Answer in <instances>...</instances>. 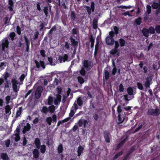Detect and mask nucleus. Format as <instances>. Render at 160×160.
<instances>
[{
	"instance_id": "nucleus-30",
	"label": "nucleus",
	"mask_w": 160,
	"mask_h": 160,
	"mask_svg": "<svg viewBox=\"0 0 160 160\" xmlns=\"http://www.w3.org/2000/svg\"><path fill=\"white\" fill-rule=\"evenodd\" d=\"M22 107H19L16 113V117L18 118L19 117L21 114L22 112Z\"/></svg>"
},
{
	"instance_id": "nucleus-55",
	"label": "nucleus",
	"mask_w": 160,
	"mask_h": 160,
	"mask_svg": "<svg viewBox=\"0 0 160 160\" xmlns=\"http://www.w3.org/2000/svg\"><path fill=\"white\" fill-rule=\"evenodd\" d=\"M147 11L148 14H149L151 12V7L150 5H148L146 6Z\"/></svg>"
},
{
	"instance_id": "nucleus-43",
	"label": "nucleus",
	"mask_w": 160,
	"mask_h": 160,
	"mask_svg": "<svg viewBox=\"0 0 160 160\" xmlns=\"http://www.w3.org/2000/svg\"><path fill=\"white\" fill-rule=\"evenodd\" d=\"M123 152L121 151L118 153L116 154L113 157V159L115 160L117 159L119 156H121L123 154Z\"/></svg>"
},
{
	"instance_id": "nucleus-37",
	"label": "nucleus",
	"mask_w": 160,
	"mask_h": 160,
	"mask_svg": "<svg viewBox=\"0 0 160 160\" xmlns=\"http://www.w3.org/2000/svg\"><path fill=\"white\" fill-rule=\"evenodd\" d=\"M85 68L83 67H82L81 70L80 71V73L81 75L83 76H84L86 73V71L85 70Z\"/></svg>"
},
{
	"instance_id": "nucleus-58",
	"label": "nucleus",
	"mask_w": 160,
	"mask_h": 160,
	"mask_svg": "<svg viewBox=\"0 0 160 160\" xmlns=\"http://www.w3.org/2000/svg\"><path fill=\"white\" fill-rule=\"evenodd\" d=\"M48 61L49 62L50 65H54V64H53V59L51 57L48 58Z\"/></svg>"
},
{
	"instance_id": "nucleus-41",
	"label": "nucleus",
	"mask_w": 160,
	"mask_h": 160,
	"mask_svg": "<svg viewBox=\"0 0 160 160\" xmlns=\"http://www.w3.org/2000/svg\"><path fill=\"white\" fill-rule=\"evenodd\" d=\"M113 68L112 70V74L115 75L117 72V69L114 62H113Z\"/></svg>"
},
{
	"instance_id": "nucleus-33",
	"label": "nucleus",
	"mask_w": 160,
	"mask_h": 160,
	"mask_svg": "<svg viewBox=\"0 0 160 160\" xmlns=\"http://www.w3.org/2000/svg\"><path fill=\"white\" fill-rule=\"evenodd\" d=\"M141 21L142 18L139 17L138 18L135 19L134 22L137 25H140L141 23Z\"/></svg>"
},
{
	"instance_id": "nucleus-21",
	"label": "nucleus",
	"mask_w": 160,
	"mask_h": 160,
	"mask_svg": "<svg viewBox=\"0 0 160 160\" xmlns=\"http://www.w3.org/2000/svg\"><path fill=\"white\" fill-rule=\"evenodd\" d=\"M142 32L143 36L146 37H148L149 36L148 30L146 28H143L142 30Z\"/></svg>"
},
{
	"instance_id": "nucleus-3",
	"label": "nucleus",
	"mask_w": 160,
	"mask_h": 160,
	"mask_svg": "<svg viewBox=\"0 0 160 160\" xmlns=\"http://www.w3.org/2000/svg\"><path fill=\"white\" fill-rule=\"evenodd\" d=\"M159 111L158 109H151L148 110L147 114L149 115L157 116L159 114Z\"/></svg>"
},
{
	"instance_id": "nucleus-44",
	"label": "nucleus",
	"mask_w": 160,
	"mask_h": 160,
	"mask_svg": "<svg viewBox=\"0 0 160 160\" xmlns=\"http://www.w3.org/2000/svg\"><path fill=\"white\" fill-rule=\"evenodd\" d=\"M78 82L80 83V84H82L84 83V80L81 76H78L77 77Z\"/></svg>"
},
{
	"instance_id": "nucleus-62",
	"label": "nucleus",
	"mask_w": 160,
	"mask_h": 160,
	"mask_svg": "<svg viewBox=\"0 0 160 160\" xmlns=\"http://www.w3.org/2000/svg\"><path fill=\"white\" fill-rule=\"evenodd\" d=\"M155 30L158 33H160V25H158L155 27Z\"/></svg>"
},
{
	"instance_id": "nucleus-1",
	"label": "nucleus",
	"mask_w": 160,
	"mask_h": 160,
	"mask_svg": "<svg viewBox=\"0 0 160 160\" xmlns=\"http://www.w3.org/2000/svg\"><path fill=\"white\" fill-rule=\"evenodd\" d=\"M11 82L12 83V88L13 90L15 92V95H12V96L13 97V98H16L18 92L19 90V88H18L17 84H19L17 80L15 79H12L11 80Z\"/></svg>"
},
{
	"instance_id": "nucleus-32",
	"label": "nucleus",
	"mask_w": 160,
	"mask_h": 160,
	"mask_svg": "<svg viewBox=\"0 0 160 160\" xmlns=\"http://www.w3.org/2000/svg\"><path fill=\"white\" fill-rule=\"evenodd\" d=\"M4 52H1L0 53V55L1 57V60H3V59H5L7 57L6 54H7L8 55V52L7 53H6L5 52V51H4Z\"/></svg>"
},
{
	"instance_id": "nucleus-59",
	"label": "nucleus",
	"mask_w": 160,
	"mask_h": 160,
	"mask_svg": "<svg viewBox=\"0 0 160 160\" xmlns=\"http://www.w3.org/2000/svg\"><path fill=\"white\" fill-rule=\"evenodd\" d=\"M26 75L23 74L21 75L20 77L18 79L21 82H22L23 81L24 79L25 78Z\"/></svg>"
},
{
	"instance_id": "nucleus-51",
	"label": "nucleus",
	"mask_w": 160,
	"mask_h": 160,
	"mask_svg": "<svg viewBox=\"0 0 160 160\" xmlns=\"http://www.w3.org/2000/svg\"><path fill=\"white\" fill-rule=\"evenodd\" d=\"M3 76H4V79L7 82L8 78L10 77L9 74L7 72H5L3 74Z\"/></svg>"
},
{
	"instance_id": "nucleus-29",
	"label": "nucleus",
	"mask_w": 160,
	"mask_h": 160,
	"mask_svg": "<svg viewBox=\"0 0 160 160\" xmlns=\"http://www.w3.org/2000/svg\"><path fill=\"white\" fill-rule=\"evenodd\" d=\"M76 14L74 11H72L71 12V14L70 16L71 19L72 21H74L76 18Z\"/></svg>"
},
{
	"instance_id": "nucleus-45",
	"label": "nucleus",
	"mask_w": 160,
	"mask_h": 160,
	"mask_svg": "<svg viewBox=\"0 0 160 160\" xmlns=\"http://www.w3.org/2000/svg\"><path fill=\"white\" fill-rule=\"evenodd\" d=\"M118 51L117 49H115L114 48L112 49L110 52V53L111 55H114L117 53Z\"/></svg>"
},
{
	"instance_id": "nucleus-12",
	"label": "nucleus",
	"mask_w": 160,
	"mask_h": 160,
	"mask_svg": "<svg viewBox=\"0 0 160 160\" xmlns=\"http://www.w3.org/2000/svg\"><path fill=\"white\" fill-rule=\"evenodd\" d=\"M70 40L71 44L74 48H77L78 46V42L75 40L72 36L70 37Z\"/></svg>"
},
{
	"instance_id": "nucleus-17",
	"label": "nucleus",
	"mask_w": 160,
	"mask_h": 160,
	"mask_svg": "<svg viewBox=\"0 0 160 160\" xmlns=\"http://www.w3.org/2000/svg\"><path fill=\"white\" fill-rule=\"evenodd\" d=\"M33 156L36 159H37L39 157V152L37 149H34L32 151Z\"/></svg>"
},
{
	"instance_id": "nucleus-15",
	"label": "nucleus",
	"mask_w": 160,
	"mask_h": 160,
	"mask_svg": "<svg viewBox=\"0 0 160 160\" xmlns=\"http://www.w3.org/2000/svg\"><path fill=\"white\" fill-rule=\"evenodd\" d=\"M109 133L108 131H105L103 132V136L105 142L107 143L110 142V138L109 137Z\"/></svg>"
},
{
	"instance_id": "nucleus-36",
	"label": "nucleus",
	"mask_w": 160,
	"mask_h": 160,
	"mask_svg": "<svg viewBox=\"0 0 160 160\" xmlns=\"http://www.w3.org/2000/svg\"><path fill=\"white\" fill-rule=\"evenodd\" d=\"M56 28L55 26H53L51 29L49 31L48 33V35L52 34L53 31L56 30Z\"/></svg>"
},
{
	"instance_id": "nucleus-64",
	"label": "nucleus",
	"mask_w": 160,
	"mask_h": 160,
	"mask_svg": "<svg viewBox=\"0 0 160 160\" xmlns=\"http://www.w3.org/2000/svg\"><path fill=\"white\" fill-rule=\"evenodd\" d=\"M75 111H74V109H71L70 112L69 114V116L70 117H73L75 113Z\"/></svg>"
},
{
	"instance_id": "nucleus-23",
	"label": "nucleus",
	"mask_w": 160,
	"mask_h": 160,
	"mask_svg": "<svg viewBox=\"0 0 160 160\" xmlns=\"http://www.w3.org/2000/svg\"><path fill=\"white\" fill-rule=\"evenodd\" d=\"M128 94L130 96L133 95V89L131 87H128L127 89Z\"/></svg>"
},
{
	"instance_id": "nucleus-22",
	"label": "nucleus",
	"mask_w": 160,
	"mask_h": 160,
	"mask_svg": "<svg viewBox=\"0 0 160 160\" xmlns=\"http://www.w3.org/2000/svg\"><path fill=\"white\" fill-rule=\"evenodd\" d=\"M11 109L12 108L10 107V105H7L5 107V113L7 114H8L10 115Z\"/></svg>"
},
{
	"instance_id": "nucleus-5",
	"label": "nucleus",
	"mask_w": 160,
	"mask_h": 160,
	"mask_svg": "<svg viewBox=\"0 0 160 160\" xmlns=\"http://www.w3.org/2000/svg\"><path fill=\"white\" fill-rule=\"evenodd\" d=\"M118 122L117 123L119 125L123 122L125 120V118H126V116L125 114H121L119 113L118 115Z\"/></svg>"
},
{
	"instance_id": "nucleus-53",
	"label": "nucleus",
	"mask_w": 160,
	"mask_h": 160,
	"mask_svg": "<svg viewBox=\"0 0 160 160\" xmlns=\"http://www.w3.org/2000/svg\"><path fill=\"white\" fill-rule=\"evenodd\" d=\"M118 90L119 92H122L124 91V87L122 84L120 83L119 87Z\"/></svg>"
},
{
	"instance_id": "nucleus-63",
	"label": "nucleus",
	"mask_w": 160,
	"mask_h": 160,
	"mask_svg": "<svg viewBox=\"0 0 160 160\" xmlns=\"http://www.w3.org/2000/svg\"><path fill=\"white\" fill-rule=\"evenodd\" d=\"M39 35V32L38 31H37L35 32L34 35V40H36L38 38Z\"/></svg>"
},
{
	"instance_id": "nucleus-48",
	"label": "nucleus",
	"mask_w": 160,
	"mask_h": 160,
	"mask_svg": "<svg viewBox=\"0 0 160 160\" xmlns=\"http://www.w3.org/2000/svg\"><path fill=\"white\" fill-rule=\"evenodd\" d=\"M143 125V124H142V123H139L138 125V127L134 131V132L135 133L138 132L140 129L142 128Z\"/></svg>"
},
{
	"instance_id": "nucleus-56",
	"label": "nucleus",
	"mask_w": 160,
	"mask_h": 160,
	"mask_svg": "<svg viewBox=\"0 0 160 160\" xmlns=\"http://www.w3.org/2000/svg\"><path fill=\"white\" fill-rule=\"evenodd\" d=\"M11 99V97L10 96H7L5 98L6 104L7 105L10 103V101Z\"/></svg>"
},
{
	"instance_id": "nucleus-40",
	"label": "nucleus",
	"mask_w": 160,
	"mask_h": 160,
	"mask_svg": "<svg viewBox=\"0 0 160 160\" xmlns=\"http://www.w3.org/2000/svg\"><path fill=\"white\" fill-rule=\"evenodd\" d=\"M95 37L92 34H91L89 38V41L91 43H94Z\"/></svg>"
},
{
	"instance_id": "nucleus-61",
	"label": "nucleus",
	"mask_w": 160,
	"mask_h": 160,
	"mask_svg": "<svg viewBox=\"0 0 160 160\" xmlns=\"http://www.w3.org/2000/svg\"><path fill=\"white\" fill-rule=\"evenodd\" d=\"M64 47L65 49L68 50L70 48V46L68 42H65V44L64 46Z\"/></svg>"
},
{
	"instance_id": "nucleus-8",
	"label": "nucleus",
	"mask_w": 160,
	"mask_h": 160,
	"mask_svg": "<svg viewBox=\"0 0 160 160\" xmlns=\"http://www.w3.org/2000/svg\"><path fill=\"white\" fill-rule=\"evenodd\" d=\"M146 81L144 83V86L146 88H150V86L152 83V78L150 76H148L146 79Z\"/></svg>"
},
{
	"instance_id": "nucleus-38",
	"label": "nucleus",
	"mask_w": 160,
	"mask_h": 160,
	"mask_svg": "<svg viewBox=\"0 0 160 160\" xmlns=\"http://www.w3.org/2000/svg\"><path fill=\"white\" fill-rule=\"evenodd\" d=\"M149 33L151 34H154L155 33V29L152 26H150L148 29Z\"/></svg>"
},
{
	"instance_id": "nucleus-39",
	"label": "nucleus",
	"mask_w": 160,
	"mask_h": 160,
	"mask_svg": "<svg viewBox=\"0 0 160 160\" xmlns=\"http://www.w3.org/2000/svg\"><path fill=\"white\" fill-rule=\"evenodd\" d=\"M16 36V34L14 32H11L9 35V37L11 38L12 41H13L15 39V37Z\"/></svg>"
},
{
	"instance_id": "nucleus-47",
	"label": "nucleus",
	"mask_w": 160,
	"mask_h": 160,
	"mask_svg": "<svg viewBox=\"0 0 160 160\" xmlns=\"http://www.w3.org/2000/svg\"><path fill=\"white\" fill-rule=\"evenodd\" d=\"M6 62H2L0 65V71L4 69L5 67L6 66V64H5Z\"/></svg>"
},
{
	"instance_id": "nucleus-4",
	"label": "nucleus",
	"mask_w": 160,
	"mask_h": 160,
	"mask_svg": "<svg viewBox=\"0 0 160 160\" xmlns=\"http://www.w3.org/2000/svg\"><path fill=\"white\" fill-rule=\"evenodd\" d=\"M42 91V88L41 86H38L37 88L35 93V97L37 99H39L41 96V93Z\"/></svg>"
},
{
	"instance_id": "nucleus-31",
	"label": "nucleus",
	"mask_w": 160,
	"mask_h": 160,
	"mask_svg": "<svg viewBox=\"0 0 160 160\" xmlns=\"http://www.w3.org/2000/svg\"><path fill=\"white\" fill-rule=\"evenodd\" d=\"M63 150V146L62 144H60L58 146V152L60 154L62 152Z\"/></svg>"
},
{
	"instance_id": "nucleus-20",
	"label": "nucleus",
	"mask_w": 160,
	"mask_h": 160,
	"mask_svg": "<svg viewBox=\"0 0 160 160\" xmlns=\"http://www.w3.org/2000/svg\"><path fill=\"white\" fill-rule=\"evenodd\" d=\"M1 158L3 160H9V158L6 153H2L1 154Z\"/></svg>"
},
{
	"instance_id": "nucleus-34",
	"label": "nucleus",
	"mask_w": 160,
	"mask_h": 160,
	"mask_svg": "<svg viewBox=\"0 0 160 160\" xmlns=\"http://www.w3.org/2000/svg\"><path fill=\"white\" fill-rule=\"evenodd\" d=\"M119 42L121 47L124 46L126 44L125 41L122 38H120L119 39Z\"/></svg>"
},
{
	"instance_id": "nucleus-49",
	"label": "nucleus",
	"mask_w": 160,
	"mask_h": 160,
	"mask_svg": "<svg viewBox=\"0 0 160 160\" xmlns=\"http://www.w3.org/2000/svg\"><path fill=\"white\" fill-rule=\"evenodd\" d=\"M48 111H49L50 112L53 113L55 111V107L53 105H52L51 106H49L48 107Z\"/></svg>"
},
{
	"instance_id": "nucleus-14",
	"label": "nucleus",
	"mask_w": 160,
	"mask_h": 160,
	"mask_svg": "<svg viewBox=\"0 0 160 160\" xmlns=\"http://www.w3.org/2000/svg\"><path fill=\"white\" fill-rule=\"evenodd\" d=\"M104 76L103 77V81L104 80H108L110 77V74L109 72L107 70V68H105L104 70Z\"/></svg>"
},
{
	"instance_id": "nucleus-18",
	"label": "nucleus",
	"mask_w": 160,
	"mask_h": 160,
	"mask_svg": "<svg viewBox=\"0 0 160 160\" xmlns=\"http://www.w3.org/2000/svg\"><path fill=\"white\" fill-rule=\"evenodd\" d=\"M30 128L31 126L30 124L28 123H27L26 126H25L23 129V133H26L27 131H29L30 130Z\"/></svg>"
},
{
	"instance_id": "nucleus-54",
	"label": "nucleus",
	"mask_w": 160,
	"mask_h": 160,
	"mask_svg": "<svg viewBox=\"0 0 160 160\" xmlns=\"http://www.w3.org/2000/svg\"><path fill=\"white\" fill-rule=\"evenodd\" d=\"M90 7L92 11L93 12L95 10V4L94 2H91Z\"/></svg>"
},
{
	"instance_id": "nucleus-50",
	"label": "nucleus",
	"mask_w": 160,
	"mask_h": 160,
	"mask_svg": "<svg viewBox=\"0 0 160 160\" xmlns=\"http://www.w3.org/2000/svg\"><path fill=\"white\" fill-rule=\"evenodd\" d=\"M137 85L138 88L140 90H142L143 89V88L142 84L140 82H138L137 83Z\"/></svg>"
},
{
	"instance_id": "nucleus-60",
	"label": "nucleus",
	"mask_w": 160,
	"mask_h": 160,
	"mask_svg": "<svg viewBox=\"0 0 160 160\" xmlns=\"http://www.w3.org/2000/svg\"><path fill=\"white\" fill-rule=\"evenodd\" d=\"M114 32L115 33V34L117 35L118 34V28L116 26H115L114 27Z\"/></svg>"
},
{
	"instance_id": "nucleus-57",
	"label": "nucleus",
	"mask_w": 160,
	"mask_h": 160,
	"mask_svg": "<svg viewBox=\"0 0 160 160\" xmlns=\"http://www.w3.org/2000/svg\"><path fill=\"white\" fill-rule=\"evenodd\" d=\"M16 32L19 35H20L21 34V28L19 26H17Z\"/></svg>"
},
{
	"instance_id": "nucleus-46",
	"label": "nucleus",
	"mask_w": 160,
	"mask_h": 160,
	"mask_svg": "<svg viewBox=\"0 0 160 160\" xmlns=\"http://www.w3.org/2000/svg\"><path fill=\"white\" fill-rule=\"evenodd\" d=\"M72 34L73 35H75L79 33V30L77 28L72 29Z\"/></svg>"
},
{
	"instance_id": "nucleus-24",
	"label": "nucleus",
	"mask_w": 160,
	"mask_h": 160,
	"mask_svg": "<svg viewBox=\"0 0 160 160\" xmlns=\"http://www.w3.org/2000/svg\"><path fill=\"white\" fill-rule=\"evenodd\" d=\"M48 104L49 105H52L53 104V98L52 97L49 96L48 99Z\"/></svg>"
},
{
	"instance_id": "nucleus-10",
	"label": "nucleus",
	"mask_w": 160,
	"mask_h": 160,
	"mask_svg": "<svg viewBox=\"0 0 160 160\" xmlns=\"http://www.w3.org/2000/svg\"><path fill=\"white\" fill-rule=\"evenodd\" d=\"M106 42L107 45L111 46L114 43V40L113 38H110L109 36H108L106 38Z\"/></svg>"
},
{
	"instance_id": "nucleus-6",
	"label": "nucleus",
	"mask_w": 160,
	"mask_h": 160,
	"mask_svg": "<svg viewBox=\"0 0 160 160\" xmlns=\"http://www.w3.org/2000/svg\"><path fill=\"white\" fill-rule=\"evenodd\" d=\"M9 41L6 38L5 39H3L2 41V51H5V48H8V47Z\"/></svg>"
},
{
	"instance_id": "nucleus-2",
	"label": "nucleus",
	"mask_w": 160,
	"mask_h": 160,
	"mask_svg": "<svg viewBox=\"0 0 160 160\" xmlns=\"http://www.w3.org/2000/svg\"><path fill=\"white\" fill-rule=\"evenodd\" d=\"M82 64L83 67L86 69L87 71L90 70L93 66L92 62L88 60H84L82 62Z\"/></svg>"
},
{
	"instance_id": "nucleus-16",
	"label": "nucleus",
	"mask_w": 160,
	"mask_h": 160,
	"mask_svg": "<svg viewBox=\"0 0 160 160\" xmlns=\"http://www.w3.org/2000/svg\"><path fill=\"white\" fill-rule=\"evenodd\" d=\"M68 55L67 54H65L64 56L59 55L58 60L60 63H62V61H63L64 62H65L66 61L68 60Z\"/></svg>"
},
{
	"instance_id": "nucleus-35",
	"label": "nucleus",
	"mask_w": 160,
	"mask_h": 160,
	"mask_svg": "<svg viewBox=\"0 0 160 160\" xmlns=\"http://www.w3.org/2000/svg\"><path fill=\"white\" fill-rule=\"evenodd\" d=\"M40 152L43 154L46 151V146L45 145H42L40 147Z\"/></svg>"
},
{
	"instance_id": "nucleus-28",
	"label": "nucleus",
	"mask_w": 160,
	"mask_h": 160,
	"mask_svg": "<svg viewBox=\"0 0 160 160\" xmlns=\"http://www.w3.org/2000/svg\"><path fill=\"white\" fill-rule=\"evenodd\" d=\"M92 27L93 28L96 29L98 28V20L94 19L92 22Z\"/></svg>"
},
{
	"instance_id": "nucleus-42",
	"label": "nucleus",
	"mask_w": 160,
	"mask_h": 160,
	"mask_svg": "<svg viewBox=\"0 0 160 160\" xmlns=\"http://www.w3.org/2000/svg\"><path fill=\"white\" fill-rule=\"evenodd\" d=\"M77 103L79 106H81L82 105L83 102L81 97H79L78 98L77 100Z\"/></svg>"
},
{
	"instance_id": "nucleus-9",
	"label": "nucleus",
	"mask_w": 160,
	"mask_h": 160,
	"mask_svg": "<svg viewBox=\"0 0 160 160\" xmlns=\"http://www.w3.org/2000/svg\"><path fill=\"white\" fill-rule=\"evenodd\" d=\"M48 5L50 7L49 9V8L48 6H46L44 7L43 9V11L45 14V17L47 18L48 16L49 17L50 15L49 14L48 12L49 10H51V6L49 3L48 4Z\"/></svg>"
},
{
	"instance_id": "nucleus-19",
	"label": "nucleus",
	"mask_w": 160,
	"mask_h": 160,
	"mask_svg": "<svg viewBox=\"0 0 160 160\" xmlns=\"http://www.w3.org/2000/svg\"><path fill=\"white\" fill-rule=\"evenodd\" d=\"M34 144L38 149H39L40 148L41 146V141L40 139L38 138H36L34 140Z\"/></svg>"
},
{
	"instance_id": "nucleus-27",
	"label": "nucleus",
	"mask_w": 160,
	"mask_h": 160,
	"mask_svg": "<svg viewBox=\"0 0 160 160\" xmlns=\"http://www.w3.org/2000/svg\"><path fill=\"white\" fill-rule=\"evenodd\" d=\"M41 112L45 114H47L48 112V109L47 106H43L42 109L41 110Z\"/></svg>"
},
{
	"instance_id": "nucleus-7",
	"label": "nucleus",
	"mask_w": 160,
	"mask_h": 160,
	"mask_svg": "<svg viewBox=\"0 0 160 160\" xmlns=\"http://www.w3.org/2000/svg\"><path fill=\"white\" fill-rule=\"evenodd\" d=\"M20 128H17L16 130L14 131L15 133L13 134V136H15L14 138V140L15 141L17 142L20 139Z\"/></svg>"
},
{
	"instance_id": "nucleus-26",
	"label": "nucleus",
	"mask_w": 160,
	"mask_h": 160,
	"mask_svg": "<svg viewBox=\"0 0 160 160\" xmlns=\"http://www.w3.org/2000/svg\"><path fill=\"white\" fill-rule=\"evenodd\" d=\"M152 7L153 9H155L160 8V5L158 2H153Z\"/></svg>"
},
{
	"instance_id": "nucleus-52",
	"label": "nucleus",
	"mask_w": 160,
	"mask_h": 160,
	"mask_svg": "<svg viewBox=\"0 0 160 160\" xmlns=\"http://www.w3.org/2000/svg\"><path fill=\"white\" fill-rule=\"evenodd\" d=\"M46 122L48 124L51 125V124L52 119L51 117H48L46 118Z\"/></svg>"
},
{
	"instance_id": "nucleus-25",
	"label": "nucleus",
	"mask_w": 160,
	"mask_h": 160,
	"mask_svg": "<svg viewBox=\"0 0 160 160\" xmlns=\"http://www.w3.org/2000/svg\"><path fill=\"white\" fill-rule=\"evenodd\" d=\"M84 148L82 146H79L78 147V155L80 156L81 154L83 153Z\"/></svg>"
},
{
	"instance_id": "nucleus-13",
	"label": "nucleus",
	"mask_w": 160,
	"mask_h": 160,
	"mask_svg": "<svg viewBox=\"0 0 160 160\" xmlns=\"http://www.w3.org/2000/svg\"><path fill=\"white\" fill-rule=\"evenodd\" d=\"M24 38L25 39L26 45V52H29L30 51V48L29 46L30 45V42L27 38L26 36H24Z\"/></svg>"
},
{
	"instance_id": "nucleus-11",
	"label": "nucleus",
	"mask_w": 160,
	"mask_h": 160,
	"mask_svg": "<svg viewBox=\"0 0 160 160\" xmlns=\"http://www.w3.org/2000/svg\"><path fill=\"white\" fill-rule=\"evenodd\" d=\"M34 62L35 63L36 67L37 68H39L41 66L43 69L45 68V66L44 62L42 60H40L39 62L37 60H35Z\"/></svg>"
}]
</instances>
